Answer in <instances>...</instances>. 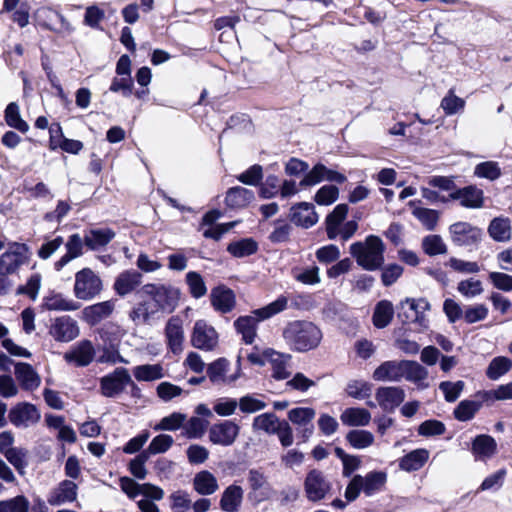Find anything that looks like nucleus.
I'll list each match as a JSON object with an SVG mask.
<instances>
[{
	"instance_id": "obj_56",
	"label": "nucleus",
	"mask_w": 512,
	"mask_h": 512,
	"mask_svg": "<svg viewBox=\"0 0 512 512\" xmlns=\"http://www.w3.org/2000/svg\"><path fill=\"white\" fill-rule=\"evenodd\" d=\"M186 415L180 412H174L164 418L161 419V421L155 425V430H162V431H176L180 427L183 426L184 422L186 421Z\"/></svg>"
},
{
	"instance_id": "obj_32",
	"label": "nucleus",
	"mask_w": 512,
	"mask_h": 512,
	"mask_svg": "<svg viewBox=\"0 0 512 512\" xmlns=\"http://www.w3.org/2000/svg\"><path fill=\"white\" fill-rule=\"evenodd\" d=\"M453 199L460 201L461 206L477 209L483 206V191L475 186H467L451 194Z\"/></svg>"
},
{
	"instance_id": "obj_36",
	"label": "nucleus",
	"mask_w": 512,
	"mask_h": 512,
	"mask_svg": "<svg viewBox=\"0 0 512 512\" xmlns=\"http://www.w3.org/2000/svg\"><path fill=\"white\" fill-rule=\"evenodd\" d=\"M429 458V451L424 448L415 449L404 455L399 460V467L406 472L417 471L421 469Z\"/></svg>"
},
{
	"instance_id": "obj_50",
	"label": "nucleus",
	"mask_w": 512,
	"mask_h": 512,
	"mask_svg": "<svg viewBox=\"0 0 512 512\" xmlns=\"http://www.w3.org/2000/svg\"><path fill=\"white\" fill-rule=\"evenodd\" d=\"M191 296L200 299L207 293V287L202 276L195 271H189L185 276Z\"/></svg>"
},
{
	"instance_id": "obj_40",
	"label": "nucleus",
	"mask_w": 512,
	"mask_h": 512,
	"mask_svg": "<svg viewBox=\"0 0 512 512\" xmlns=\"http://www.w3.org/2000/svg\"><path fill=\"white\" fill-rule=\"evenodd\" d=\"M409 206L412 207L413 216L427 229L434 230L438 219L439 213L434 209L416 206V201H410Z\"/></svg>"
},
{
	"instance_id": "obj_43",
	"label": "nucleus",
	"mask_w": 512,
	"mask_h": 512,
	"mask_svg": "<svg viewBox=\"0 0 512 512\" xmlns=\"http://www.w3.org/2000/svg\"><path fill=\"white\" fill-rule=\"evenodd\" d=\"M393 305L388 300H381L377 303L373 313V324L375 327L382 329L388 326L393 318Z\"/></svg>"
},
{
	"instance_id": "obj_2",
	"label": "nucleus",
	"mask_w": 512,
	"mask_h": 512,
	"mask_svg": "<svg viewBox=\"0 0 512 512\" xmlns=\"http://www.w3.org/2000/svg\"><path fill=\"white\" fill-rule=\"evenodd\" d=\"M287 305V297L280 296L268 305L252 311L250 315L237 318L234 321V327L242 335V339L246 344H252L257 335V324L284 311Z\"/></svg>"
},
{
	"instance_id": "obj_44",
	"label": "nucleus",
	"mask_w": 512,
	"mask_h": 512,
	"mask_svg": "<svg viewBox=\"0 0 512 512\" xmlns=\"http://www.w3.org/2000/svg\"><path fill=\"white\" fill-rule=\"evenodd\" d=\"M281 420L276 414L269 412L256 416L253 419L252 427L255 431H263L268 435H274Z\"/></svg>"
},
{
	"instance_id": "obj_11",
	"label": "nucleus",
	"mask_w": 512,
	"mask_h": 512,
	"mask_svg": "<svg viewBox=\"0 0 512 512\" xmlns=\"http://www.w3.org/2000/svg\"><path fill=\"white\" fill-rule=\"evenodd\" d=\"M240 433V426L231 420H224L213 424L209 429V440L214 445L223 447L235 443Z\"/></svg>"
},
{
	"instance_id": "obj_34",
	"label": "nucleus",
	"mask_w": 512,
	"mask_h": 512,
	"mask_svg": "<svg viewBox=\"0 0 512 512\" xmlns=\"http://www.w3.org/2000/svg\"><path fill=\"white\" fill-rule=\"evenodd\" d=\"M497 443L495 439L489 435H478L472 442V453L478 460L490 458L495 454Z\"/></svg>"
},
{
	"instance_id": "obj_61",
	"label": "nucleus",
	"mask_w": 512,
	"mask_h": 512,
	"mask_svg": "<svg viewBox=\"0 0 512 512\" xmlns=\"http://www.w3.org/2000/svg\"><path fill=\"white\" fill-rule=\"evenodd\" d=\"M207 425V421L199 417H191L184 425L186 436L189 439L201 438L206 431Z\"/></svg>"
},
{
	"instance_id": "obj_10",
	"label": "nucleus",
	"mask_w": 512,
	"mask_h": 512,
	"mask_svg": "<svg viewBox=\"0 0 512 512\" xmlns=\"http://www.w3.org/2000/svg\"><path fill=\"white\" fill-rule=\"evenodd\" d=\"M331 490V483L323 472L313 469L309 471L304 480V491L307 499L311 502L323 500Z\"/></svg>"
},
{
	"instance_id": "obj_37",
	"label": "nucleus",
	"mask_w": 512,
	"mask_h": 512,
	"mask_svg": "<svg viewBox=\"0 0 512 512\" xmlns=\"http://www.w3.org/2000/svg\"><path fill=\"white\" fill-rule=\"evenodd\" d=\"M254 199V193L247 188L236 186L230 188L225 197V203L230 208L246 207Z\"/></svg>"
},
{
	"instance_id": "obj_45",
	"label": "nucleus",
	"mask_w": 512,
	"mask_h": 512,
	"mask_svg": "<svg viewBox=\"0 0 512 512\" xmlns=\"http://www.w3.org/2000/svg\"><path fill=\"white\" fill-rule=\"evenodd\" d=\"M488 232L495 241H508L511 238L510 221L502 217L494 218L488 227Z\"/></svg>"
},
{
	"instance_id": "obj_49",
	"label": "nucleus",
	"mask_w": 512,
	"mask_h": 512,
	"mask_svg": "<svg viewBox=\"0 0 512 512\" xmlns=\"http://www.w3.org/2000/svg\"><path fill=\"white\" fill-rule=\"evenodd\" d=\"M258 249L257 243L251 238H244L230 243L227 251L234 257L243 258L254 254Z\"/></svg>"
},
{
	"instance_id": "obj_14",
	"label": "nucleus",
	"mask_w": 512,
	"mask_h": 512,
	"mask_svg": "<svg viewBox=\"0 0 512 512\" xmlns=\"http://www.w3.org/2000/svg\"><path fill=\"white\" fill-rule=\"evenodd\" d=\"M449 232L453 243L458 246H472L482 238V230L467 222H457L450 226Z\"/></svg>"
},
{
	"instance_id": "obj_64",
	"label": "nucleus",
	"mask_w": 512,
	"mask_h": 512,
	"mask_svg": "<svg viewBox=\"0 0 512 512\" xmlns=\"http://www.w3.org/2000/svg\"><path fill=\"white\" fill-rule=\"evenodd\" d=\"M238 407V400L229 397H222L215 401L214 412L222 417H228L235 413Z\"/></svg>"
},
{
	"instance_id": "obj_30",
	"label": "nucleus",
	"mask_w": 512,
	"mask_h": 512,
	"mask_svg": "<svg viewBox=\"0 0 512 512\" xmlns=\"http://www.w3.org/2000/svg\"><path fill=\"white\" fill-rule=\"evenodd\" d=\"M15 377L24 390L33 391L40 386L41 378L35 369L28 363L15 364Z\"/></svg>"
},
{
	"instance_id": "obj_52",
	"label": "nucleus",
	"mask_w": 512,
	"mask_h": 512,
	"mask_svg": "<svg viewBox=\"0 0 512 512\" xmlns=\"http://www.w3.org/2000/svg\"><path fill=\"white\" fill-rule=\"evenodd\" d=\"M5 458L12 464L15 469L20 473L24 474V470L28 465L27 456L28 452L24 448L13 447L10 450L5 451L3 454Z\"/></svg>"
},
{
	"instance_id": "obj_15",
	"label": "nucleus",
	"mask_w": 512,
	"mask_h": 512,
	"mask_svg": "<svg viewBox=\"0 0 512 512\" xmlns=\"http://www.w3.org/2000/svg\"><path fill=\"white\" fill-rule=\"evenodd\" d=\"M165 338L168 349L179 355L184 350L185 334L183 320L179 316L171 317L165 326Z\"/></svg>"
},
{
	"instance_id": "obj_21",
	"label": "nucleus",
	"mask_w": 512,
	"mask_h": 512,
	"mask_svg": "<svg viewBox=\"0 0 512 512\" xmlns=\"http://www.w3.org/2000/svg\"><path fill=\"white\" fill-rule=\"evenodd\" d=\"M63 245H65L66 253L54 262V269L57 272L61 271L72 260L83 255L84 237L82 238L78 233H74L68 237Z\"/></svg>"
},
{
	"instance_id": "obj_22",
	"label": "nucleus",
	"mask_w": 512,
	"mask_h": 512,
	"mask_svg": "<svg viewBox=\"0 0 512 512\" xmlns=\"http://www.w3.org/2000/svg\"><path fill=\"white\" fill-rule=\"evenodd\" d=\"M264 356L268 363L271 364L272 377L276 380H285L290 377L289 363L291 355L283 354L274 349L267 348L264 350Z\"/></svg>"
},
{
	"instance_id": "obj_8",
	"label": "nucleus",
	"mask_w": 512,
	"mask_h": 512,
	"mask_svg": "<svg viewBox=\"0 0 512 512\" xmlns=\"http://www.w3.org/2000/svg\"><path fill=\"white\" fill-rule=\"evenodd\" d=\"M142 291L153 300L158 310L172 312L178 303L179 291L171 286L146 284Z\"/></svg>"
},
{
	"instance_id": "obj_29",
	"label": "nucleus",
	"mask_w": 512,
	"mask_h": 512,
	"mask_svg": "<svg viewBox=\"0 0 512 512\" xmlns=\"http://www.w3.org/2000/svg\"><path fill=\"white\" fill-rule=\"evenodd\" d=\"M115 232L110 228H95L85 231V246L92 251L106 247L115 237Z\"/></svg>"
},
{
	"instance_id": "obj_58",
	"label": "nucleus",
	"mask_w": 512,
	"mask_h": 512,
	"mask_svg": "<svg viewBox=\"0 0 512 512\" xmlns=\"http://www.w3.org/2000/svg\"><path fill=\"white\" fill-rule=\"evenodd\" d=\"M267 404L260 398L248 394L238 400V407L242 413L252 414L265 409Z\"/></svg>"
},
{
	"instance_id": "obj_46",
	"label": "nucleus",
	"mask_w": 512,
	"mask_h": 512,
	"mask_svg": "<svg viewBox=\"0 0 512 512\" xmlns=\"http://www.w3.org/2000/svg\"><path fill=\"white\" fill-rule=\"evenodd\" d=\"M4 118L8 126L26 133L29 130V125L21 118L20 108L16 102H11L7 105L4 111Z\"/></svg>"
},
{
	"instance_id": "obj_59",
	"label": "nucleus",
	"mask_w": 512,
	"mask_h": 512,
	"mask_svg": "<svg viewBox=\"0 0 512 512\" xmlns=\"http://www.w3.org/2000/svg\"><path fill=\"white\" fill-rule=\"evenodd\" d=\"M474 174L479 178H486L493 181L501 176V169L498 163L486 161L475 166Z\"/></svg>"
},
{
	"instance_id": "obj_39",
	"label": "nucleus",
	"mask_w": 512,
	"mask_h": 512,
	"mask_svg": "<svg viewBox=\"0 0 512 512\" xmlns=\"http://www.w3.org/2000/svg\"><path fill=\"white\" fill-rule=\"evenodd\" d=\"M345 439L352 448L357 450L367 449L375 442L373 433L363 429L350 430Z\"/></svg>"
},
{
	"instance_id": "obj_18",
	"label": "nucleus",
	"mask_w": 512,
	"mask_h": 512,
	"mask_svg": "<svg viewBox=\"0 0 512 512\" xmlns=\"http://www.w3.org/2000/svg\"><path fill=\"white\" fill-rule=\"evenodd\" d=\"M95 357V348L91 341L82 340L66 352L64 359L78 367L88 366Z\"/></svg>"
},
{
	"instance_id": "obj_55",
	"label": "nucleus",
	"mask_w": 512,
	"mask_h": 512,
	"mask_svg": "<svg viewBox=\"0 0 512 512\" xmlns=\"http://www.w3.org/2000/svg\"><path fill=\"white\" fill-rule=\"evenodd\" d=\"M347 394L358 400L368 398L372 392V385L363 380H351L346 387Z\"/></svg>"
},
{
	"instance_id": "obj_9",
	"label": "nucleus",
	"mask_w": 512,
	"mask_h": 512,
	"mask_svg": "<svg viewBox=\"0 0 512 512\" xmlns=\"http://www.w3.org/2000/svg\"><path fill=\"white\" fill-rule=\"evenodd\" d=\"M191 345L202 351H213L219 342V335L216 329L207 323V321L200 319L194 323L191 338Z\"/></svg>"
},
{
	"instance_id": "obj_13",
	"label": "nucleus",
	"mask_w": 512,
	"mask_h": 512,
	"mask_svg": "<svg viewBox=\"0 0 512 512\" xmlns=\"http://www.w3.org/2000/svg\"><path fill=\"white\" fill-rule=\"evenodd\" d=\"M40 412L37 407L28 402H21L12 407L8 418L18 428H27L39 422Z\"/></svg>"
},
{
	"instance_id": "obj_57",
	"label": "nucleus",
	"mask_w": 512,
	"mask_h": 512,
	"mask_svg": "<svg viewBox=\"0 0 512 512\" xmlns=\"http://www.w3.org/2000/svg\"><path fill=\"white\" fill-rule=\"evenodd\" d=\"M441 108L448 116L462 111L465 107L464 99L456 96L453 90H449L447 95L441 100Z\"/></svg>"
},
{
	"instance_id": "obj_7",
	"label": "nucleus",
	"mask_w": 512,
	"mask_h": 512,
	"mask_svg": "<svg viewBox=\"0 0 512 512\" xmlns=\"http://www.w3.org/2000/svg\"><path fill=\"white\" fill-rule=\"evenodd\" d=\"M127 386H133V390L139 392V387L124 367H118L100 379V392L104 397L115 398L122 394Z\"/></svg>"
},
{
	"instance_id": "obj_19",
	"label": "nucleus",
	"mask_w": 512,
	"mask_h": 512,
	"mask_svg": "<svg viewBox=\"0 0 512 512\" xmlns=\"http://www.w3.org/2000/svg\"><path fill=\"white\" fill-rule=\"evenodd\" d=\"M230 363L225 358H219L210 363L207 367V375L210 381L216 385H230L239 378V371L231 375H227Z\"/></svg>"
},
{
	"instance_id": "obj_3",
	"label": "nucleus",
	"mask_w": 512,
	"mask_h": 512,
	"mask_svg": "<svg viewBox=\"0 0 512 512\" xmlns=\"http://www.w3.org/2000/svg\"><path fill=\"white\" fill-rule=\"evenodd\" d=\"M385 246L375 235H369L363 242H355L350 246V254L359 266L367 271H375L384 263Z\"/></svg>"
},
{
	"instance_id": "obj_51",
	"label": "nucleus",
	"mask_w": 512,
	"mask_h": 512,
	"mask_svg": "<svg viewBox=\"0 0 512 512\" xmlns=\"http://www.w3.org/2000/svg\"><path fill=\"white\" fill-rule=\"evenodd\" d=\"M422 249L429 256L445 254L447 246L440 235H427L422 240Z\"/></svg>"
},
{
	"instance_id": "obj_27",
	"label": "nucleus",
	"mask_w": 512,
	"mask_h": 512,
	"mask_svg": "<svg viewBox=\"0 0 512 512\" xmlns=\"http://www.w3.org/2000/svg\"><path fill=\"white\" fill-rule=\"evenodd\" d=\"M403 360L385 361L373 372V379L382 382H399L403 379Z\"/></svg>"
},
{
	"instance_id": "obj_42",
	"label": "nucleus",
	"mask_w": 512,
	"mask_h": 512,
	"mask_svg": "<svg viewBox=\"0 0 512 512\" xmlns=\"http://www.w3.org/2000/svg\"><path fill=\"white\" fill-rule=\"evenodd\" d=\"M512 369V360L505 356H497L493 358L487 369L486 376L492 381L499 380Z\"/></svg>"
},
{
	"instance_id": "obj_24",
	"label": "nucleus",
	"mask_w": 512,
	"mask_h": 512,
	"mask_svg": "<svg viewBox=\"0 0 512 512\" xmlns=\"http://www.w3.org/2000/svg\"><path fill=\"white\" fill-rule=\"evenodd\" d=\"M116 300L110 299L85 307L82 310V319L91 326L110 317L115 310Z\"/></svg>"
},
{
	"instance_id": "obj_16",
	"label": "nucleus",
	"mask_w": 512,
	"mask_h": 512,
	"mask_svg": "<svg viewBox=\"0 0 512 512\" xmlns=\"http://www.w3.org/2000/svg\"><path fill=\"white\" fill-rule=\"evenodd\" d=\"M49 334L58 342H70L78 337L79 327L70 316H61L53 321Z\"/></svg>"
},
{
	"instance_id": "obj_41",
	"label": "nucleus",
	"mask_w": 512,
	"mask_h": 512,
	"mask_svg": "<svg viewBox=\"0 0 512 512\" xmlns=\"http://www.w3.org/2000/svg\"><path fill=\"white\" fill-rule=\"evenodd\" d=\"M133 375L138 381H155L162 379L164 374V369L160 364H144L135 366L132 370Z\"/></svg>"
},
{
	"instance_id": "obj_5",
	"label": "nucleus",
	"mask_w": 512,
	"mask_h": 512,
	"mask_svg": "<svg viewBox=\"0 0 512 512\" xmlns=\"http://www.w3.org/2000/svg\"><path fill=\"white\" fill-rule=\"evenodd\" d=\"M30 261V249L24 243L11 242L0 255V275H16Z\"/></svg>"
},
{
	"instance_id": "obj_12",
	"label": "nucleus",
	"mask_w": 512,
	"mask_h": 512,
	"mask_svg": "<svg viewBox=\"0 0 512 512\" xmlns=\"http://www.w3.org/2000/svg\"><path fill=\"white\" fill-rule=\"evenodd\" d=\"M36 19L42 27L56 33H70L73 27L63 14L50 8L42 7L36 12Z\"/></svg>"
},
{
	"instance_id": "obj_28",
	"label": "nucleus",
	"mask_w": 512,
	"mask_h": 512,
	"mask_svg": "<svg viewBox=\"0 0 512 512\" xmlns=\"http://www.w3.org/2000/svg\"><path fill=\"white\" fill-rule=\"evenodd\" d=\"M142 283V274L136 270L120 273L113 285L117 295L124 297L133 292Z\"/></svg>"
},
{
	"instance_id": "obj_62",
	"label": "nucleus",
	"mask_w": 512,
	"mask_h": 512,
	"mask_svg": "<svg viewBox=\"0 0 512 512\" xmlns=\"http://www.w3.org/2000/svg\"><path fill=\"white\" fill-rule=\"evenodd\" d=\"M29 501L24 496L0 501V512H28Z\"/></svg>"
},
{
	"instance_id": "obj_31",
	"label": "nucleus",
	"mask_w": 512,
	"mask_h": 512,
	"mask_svg": "<svg viewBox=\"0 0 512 512\" xmlns=\"http://www.w3.org/2000/svg\"><path fill=\"white\" fill-rule=\"evenodd\" d=\"M43 308L49 311H76L81 307L78 301L61 293L50 292L43 298Z\"/></svg>"
},
{
	"instance_id": "obj_26",
	"label": "nucleus",
	"mask_w": 512,
	"mask_h": 512,
	"mask_svg": "<svg viewBox=\"0 0 512 512\" xmlns=\"http://www.w3.org/2000/svg\"><path fill=\"white\" fill-rule=\"evenodd\" d=\"M244 490L237 484H231L224 489L219 500L223 512H238L242 506Z\"/></svg>"
},
{
	"instance_id": "obj_63",
	"label": "nucleus",
	"mask_w": 512,
	"mask_h": 512,
	"mask_svg": "<svg viewBox=\"0 0 512 512\" xmlns=\"http://www.w3.org/2000/svg\"><path fill=\"white\" fill-rule=\"evenodd\" d=\"M457 290L466 298H474L482 294L483 287L481 281L470 278L460 281Z\"/></svg>"
},
{
	"instance_id": "obj_17",
	"label": "nucleus",
	"mask_w": 512,
	"mask_h": 512,
	"mask_svg": "<svg viewBox=\"0 0 512 512\" xmlns=\"http://www.w3.org/2000/svg\"><path fill=\"white\" fill-rule=\"evenodd\" d=\"M211 306L221 314L230 313L236 306V296L232 289L225 285H218L210 292Z\"/></svg>"
},
{
	"instance_id": "obj_1",
	"label": "nucleus",
	"mask_w": 512,
	"mask_h": 512,
	"mask_svg": "<svg viewBox=\"0 0 512 512\" xmlns=\"http://www.w3.org/2000/svg\"><path fill=\"white\" fill-rule=\"evenodd\" d=\"M282 336L290 349L307 352L319 346L322 332L318 326L309 321L289 322L283 329Z\"/></svg>"
},
{
	"instance_id": "obj_54",
	"label": "nucleus",
	"mask_w": 512,
	"mask_h": 512,
	"mask_svg": "<svg viewBox=\"0 0 512 512\" xmlns=\"http://www.w3.org/2000/svg\"><path fill=\"white\" fill-rule=\"evenodd\" d=\"M42 277L39 273L30 275L24 285L18 286L16 293L18 295H26L32 301H35L38 297L39 290L41 288Z\"/></svg>"
},
{
	"instance_id": "obj_48",
	"label": "nucleus",
	"mask_w": 512,
	"mask_h": 512,
	"mask_svg": "<svg viewBox=\"0 0 512 512\" xmlns=\"http://www.w3.org/2000/svg\"><path fill=\"white\" fill-rule=\"evenodd\" d=\"M403 378L407 381L420 384L428 376L425 367L415 361L403 360Z\"/></svg>"
},
{
	"instance_id": "obj_20",
	"label": "nucleus",
	"mask_w": 512,
	"mask_h": 512,
	"mask_svg": "<svg viewBox=\"0 0 512 512\" xmlns=\"http://www.w3.org/2000/svg\"><path fill=\"white\" fill-rule=\"evenodd\" d=\"M375 398L383 411L392 412L404 401L405 392L400 387H380Z\"/></svg>"
},
{
	"instance_id": "obj_6",
	"label": "nucleus",
	"mask_w": 512,
	"mask_h": 512,
	"mask_svg": "<svg viewBox=\"0 0 512 512\" xmlns=\"http://www.w3.org/2000/svg\"><path fill=\"white\" fill-rule=\"evenodd\" d=\"M102 289V280L92 269L83 268L75 274L73 292L77 299L90 301L97 297Z\"/></svg>"
},
{
	"instance_id": "obj_23",
	"label": "nucleus",
	"mask_w": 512,
	"mask_h": 512,
	"mask_svg": "<svg viewBox=\"0 0 512 512\" xmlns=\"http://www.w3.org/2000/svg\"><path fill=\"white\" fill-rule=\"evenodd\" d=\"M77 492L78 486L75 482L71 480H63L50 491L47 501L52 506L71 503L76 500Z\"/></svg>"
},
{
	"instance_id": "obj_35",
	"label": "nucleus",
	"mask_w": 512,
	"mask_h": 512,
	"mask_svg": "<svg viewBox=\"0 0 512 512\" xmlns=\"http://www.w3.org/2000/svg\"><path fill=\"white\" fill-rule=\"evenodd\" d=\"M340 419L346 426L364 427L370 423L371 413L365 408L350 407L342 412Z\"/></svg>"
},
{
	"instance_id": "obj_38",
	"label": "nucleus",
	"mask_w": 512,
	"mask_h": 512,
	"mask_svg": "<svg viewBox=\"0 0 512 512\" xmlns=\"http://www.w3.org/2000/svg\"><path fill=\"white\" fill-rule=\"evenodd\" d=\"M386 481V472L371 471L365 476H362V491L366 496H372L384 488Z\"/></svg>"
},
{
	"instance_id": "obj_4",
	"label": "nucleus",
	"mask_w": 512,
	"mask_h": 512,
	"mask_svg": "<svg viewBox=\"0 0 512 512\" xmlns=\"http://www.w3.org/2000/svg\"><path fill=\"white\" fill-rule=\"evenodd\" d=\"M348 211V205L341 203L326 216L325 226L329 240H335L339 237L342 241H347L356 233L358 229V223L356 221L351 220L344 222Z\"/></svg>"
},
{
	"instance_id": "obj_25",
	"label": "nucleus",
	"mask_w": 512,
	"mask_h": 512,
	"mask_svg": "<svg viewBox=\"0 0 512 512\" xmlns=\"http://www.w3.org/2000/svg\"><path fill=\"white\" fill-rule=\"evenodd\" d=\"M291 221L297 226L310 228L318 222V214L313 204L300 202L291 208Z\"/></svg>"
},
{
	"instance_id": "obj_33",
	"label": "nucleus",
	"mask_w": 512,
	"mask_h": 512,
	"mask_svg": "<svg viewBox=\"0 0 512 512\" xmlns=\"http://www.w3.org/2000/svg\"><path fill=\"white\" fill-rule=\"evenodd\" d=\"M194 490L202 496L214 494L219 489L217 478L208 470H202L193 478Z\"/></svg>"
},
{
	"instance_id": "obj_60",
	"label": "nucleus",
	"mask_w": 512,
	"mask_h": 512,
	"mask_svg": "<svg viewBox=\"0 0 512 512\" xmlns=\"http://www.w3.org/2000/svg\"><path fill=\"white\" fill-rule=\"evenodd\" d=\"M339 197V189L334 185H324L315 194L314 201L318 205L328 206Z\"/></svg>"
},
{
	"instance_id": "obj_53",
	"label": "nucleus",
	"mask_w": 512,
	"mask_h": 512,
	"mask_svg": "<svg viewBox=\"0 0 512 512\" xmlns=\"http://www.w3.org/2000/svg\"><path fill=\"white\" fill-rule=\"evenodd\" d=\"M316 415L313 408L310 407H297L293 408L288 412V419L293 424L301 427L307 426L312 422Z\"/></svg>"
},
{
	"instance_id": "obj_47",
	"label": "nucleus",
	"mask_w": 512,
	"mask_h": 512,
	"mask_svg": "<svg viewBox=\"0 0 512 512\" xmlns=\"http://www.w3.org/2000/svg\"><path fill=\"white\" fill-rule=\"evenodd\" d=\"M481 407V402L465 399L459 402L453 414L458 421L466 422L473 419Z\"/></svg>"
}]
</instances>
